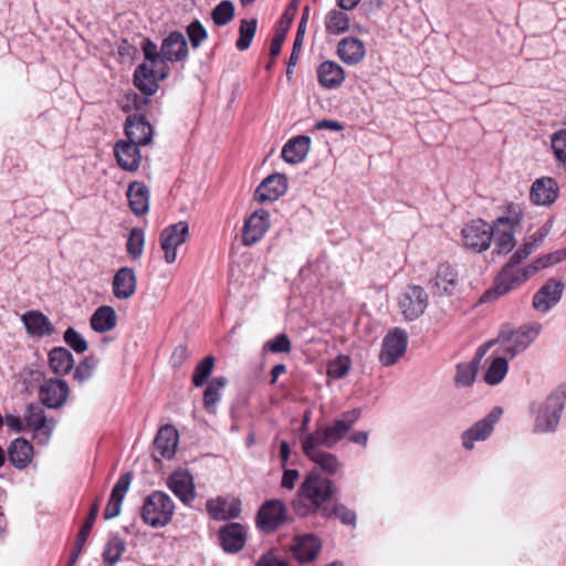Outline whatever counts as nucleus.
<instances>
[{
  "instance_id": "nucleus-18",
  "label": "nucleus",
  "mask_w": 566,
  "mask_h": 566,
  "mask_svg": "<svg viewBox=\"0 0 566 566\" xmlns=\"http://www.w3.org/2000/svg\"><path fill=\"white\" fill-rule=\"evenodd\" d=\"M354 9V0H337V9L331 10L325 17V28L329 34H342L349 29L348 11Z\"/></svg>"
},
{
  "instance_id": "nucleus-28",
  "label": "nucleus",
  "mask_w": 566,
  "mask_h": 566,
  "mask_svg": "<svg viewBox=\"0 0 566 566\" xmlns=\"http://www.w3.org/2000/svg\"><path fill=\"white\" fill-rule=\"evenodd\" d=\"M558 197V186L553 178L546 177L533 182L530 191L531 201L537 206H549Z\"/></svg>"
},
{
  "instance_id": "nucleus-11",
  "label": "nucleus",
  "mask_w": 566,
  "mask_h": 566,
  "mask_svg": "<svg viewBox=\"0 0 566 566\" xmlns=\"http://www.w3.org/2000/svg\"><path fill=\"white\" fill-rule=\"evenodd\" d=\"M428 306V294L419 285L409 286L399 300V307L408 321H415L421 316Z\"/></svg>"
},
{
  "instance_id": "nucleus-2",
  "label": "nucleus",
  "mask_w": 566,
  "mask_h": 566,
  "mask_svg": "<svg viewBox=\"0 0 566 566\" xmlns=\"http://www.w3.org/2000/svg\"><path fill=\"white\" fill-rule=\"evenodd\" d=\"M333 493L332 481L312 471L302 482L293 507L301 516L314 514L332 497Z\"/></svg>"
},
{
  "instance_id": "nucleus-30",
  "label": "nucleus",
  "mask_w": 566,
  "mask_h": 566,
  "mask_svg": "<svg viewBox=\"0 0 566 566\" xmlns=\"http://www.w3.org/2000/svg\"><path fill=\"white\" fill-rule=\"evenodd\" d=\"M179 436L176 428L171 424L161 427L154 440L155 451L165 459H171L178 446Z\"/></svg>"
},
{
  "instance_id": "nucleus-21",
  "label": "nucleus",
  "mask_w": 566,
  "mask_h": 566,
  "mask_svg": "<svg viewBox=\"0 0 566 566\" xmlns=\"http://www.w3.org/2000/svg\"><path fill=\"white\" fill-rule=\"evenodd\" d=\"M139 144L132 140H119L114 146L118 166L126 171H136L142 163Z\"/></svg>"
},
{
  "instance_id": "nucleus-27",
  "label": "nucleus",
  "mask_w": 566,
  "mask_h": 566,
  "mask_svg": "<svg viewBox=\"0 0 566 566\" xmlns=\"http://www.w3.org/2000/svg\"><path fill=\"white\" fill-rule=\"evenodd\" d=\"M133 479L132 472H126L116 482L114 485L107 505L104 510V517L106 520L114 518L120 514L122 503L124 497L130 486Z\"/></svg>"
},
{
  "instance_id": "nucleus-32",
  "label": "nucleus",
  "mask_w": 566,
  "mask_h": 566,
  "mask_svg": "<svg viewBox=\"0 0 566 566\" xmlns=\"http://www.w3.org/2000/svg\"><path fill=\"white\" fill-rule=\"evenodd\" d=\"M168 486L174 494L185 504L195 499V485L192 476L187 472H176L168 479Z\"/></svg>"
},
{
  "instance_id": "nucleus-17",
  "label": "nucleus",
  "mask_w": 566,
  "mask_h": 566,
  "mask_svg": "<svg viewBox=\"0 0 566 566\" xmlns=\"http://www.w3.org/2000/svg\"><path fill=\"white\" fill-rule=\"evenodd\" d=\"M270 213L264 209L254 211L245 221L242 232V243L253 245L259 242L270 227Z\"/></svg>"
},
{
  "instance_id": "nucleus-56",
  "label": "nucleus",
  "mask_w": 566,
  "mask_h": 566,
  "mask_svg": "<svg viewBox=\"0 0 566 566\" xmlns=\"http://www.w3.org/2000/svg\"><path fill=\"white\" fill-rule=\"evenodd\" d=\"M264 350L271 353H290L292 349L291 342L286 334H279L275 338L268 340L264 346Z\"/></svg>"
},
{
  "instance_id": "nucleus-26",
  "label": "nucleus",
  "mask_w": 566,
  "mask_h": 566,
  "mask_svg": "<svg viewBox=\"0 0 566 566\" xmlns=\"http://www.w3.org/2000/svg\"><path fill=\"white\" fill-rule=\"evenodd\" d=\"M206 506L209 516L216 521L237 518L241 513V502L238 499L229 501L226 497L218 496L209 500Z\"/></svg>"
},
{
  "instance_id": "nucleus-41",
  "label": "nucleus",
  "mask_w": 566,
  "mask_h": 566,
  "mask_svg": "<svg viewBox=\"0 0 566 566\" xmlns=\"http://www.w3.org/2000/svg\"><path fill=\"white\" fill-rule=\"evenodd\" d=\"M228 380L226 377H216L208 385L203 392V407L209 413H216V405L221 399V391Z\"/></svg>"
},
{
  "instance_id": "nucleus-50",
  "label": "nucleus",
  "mask_w": 566,
  "mask_h": 566,
  "mask_svg": "<svg viewBox=\"0 0 566 566\" xmlns=\"http://www.w3.org/2000/svg\"><path fill=\"white\" fill-rule=\"evenodd\" d=\"M214 366V357L211 355L206 356L195 368L192 375V384L196 387L203 386L212 374Z\"/></svg>"
},
{
  "instance_id": "nucleus-53",
  "label": "nucleus",
  "mask_w": 566,
  "mask_h": 566,
  "mask_svg": "<svg viewBox=\"0 0 566 566\" xmlns=\"http://www.w3.org/2000/svg\"><path fill=\"white\" fill-rule=\"evenodd\" d=\"M186 32L193 49H198L208 38V32L199 20L190 22L187 25Z\"/></svg>"
},
{
  "instance_id": "nucleus-22",
  "label": "nucleus",
  "mask_w": 566,
  "mask_h": 566,
  "mask_svg": "<svg viewBox=\"0 0 566 566\" xmlns=\"http://www.w3.org/2000/svg\"><path fill=\"white\" fill-rule=\"evenodd\" d=\"M137 290V276L134 269L123 266L118 269L112 281L113 295L117 300L130 298Z\"/></svg>"
},
{
  "instance_id": "nucleus-10",
  "label": "nucleus",
  "mask_w": 566,
  "mask_h": 566,
  "mask_svg": "<svg viewBox=\"0 0 566 566\" xmlns=\"http://www.w3.org/2000/svg\"><path fill=\"white\" fill-rule=\"evenodd\" d=\"M286 522V506L281 500L265 501L256 515V525L265 533H270Z\"/></svg>"
},
{
  "instance_id": "nucleus-24",
  "label": "nucleus",
  "mask_w": 566,
  "mask_h": 566,
  "mask_svg": "<svg viewBox=\"0 0 566 566\" xmlns=\"http://www.w3.org/2000/svg\"><path fill=\"white\" fill-rule=\"evenodd\" d=\"M188 43L179 31L170 32L161 43L165 64L167 62H181L188 57Z\"/></svg>"
},
{
  "instance_id": "nucleus-55",
  "label": "nucleus",
  "mask_w": 566,
  "mask_h": 566,
  "mask_svg": "<svg viewBox=\"0 0 566 566\" xmlns=\"http://www.w3.org/2000/svg\"><path fill=\"white\" fill-rule=\"evenodd\" d=\"M63 338H64V342L77 354H82L87 349V342L73 327H69L64 332Z\"/></svg>"
},
{
  "instance_id": "nucleus-57",
  "label": "nucleus",
  "mask_w": 566,
  "mask_h": 566,
  "mask_svg": "<svg viewBox=\"0 0 566 566\" xmlns=\"http://www.w3.org/2000/svg\"><path fill=\"white\" fill-rule=\"evenodd\" d=\"M350 367V358L348 356H339L328 365V375L332 378L339 379L344 377Z\"/></svg>"
},
{
  "instance_id": "nucleus-52",
  "label": "nucleus",
  "mask_w": 566,
  "mask_h": 566,
  "mask_svg": "<svg viewBox=\"0 0 566 566\" xmlns=\"http://www.w3.org/2000/svg\"><path fill=\"white\" fill-rule=\"evenodd\" d=\"M97 365L98 359L96 357L87 356L75 367L73 378L80 384L84 382L93 376Z\"/></svg>"
},
{
  "instance_id": "nucleus-46",
  "label": "nucleus",
  "mask_w": 566,
  "mask_h": 566,
  "mask_svg": "<svg viewBox=\"0 0 566 566\" xmlns=\"http://www.w3.org/2000/svg\"><path fill=\"white\" fill-rule=\"evenodd\" d=\"M479 367L475 363H460L457 365L454 381L457 387H470L473 385Z\"/></svg>"
},
{
  "instance_id": "nucleus-34",
  "label": "nucleus",
  "mask_w": 566,
  "mask_h": 566,
  "mask_svg": "<svg viewBox=\"0 0 566 566\" xmlns=\"http://www.w3.org/2000/svg\"><path fill=\"white\" fill-rule=\"evenodd\" d=\"M300 441L305 455H315V452L322 451L324 448L334 447L322 424H317L313 432L302 434Z\"/></svg>"
},
{
  "instance_id": "nucleus-35",
  "label": "nucleus",
  "mask_w": 566,
  "mask_h": 566,
  "mask_svg": "<svg viewBox=\"0 0 566 566\" xmlns=\"http://www.w3.org/2000/svg\"><path fill=\"white\" fill-rule=\"evenodd\" d=\"M311 138L300 135L291 138L282 148V158L289 164L303 161L310 151Z\"/></svg>"
},
{
  "instance_id": "nucleus-61",
  "label": "nucleus",
  "mask_w": 566,
  "mask_h": 566,
  "mask_svg": "<svg viewBox=\"0 0 566 566\" xmlns=\"http://www.w3.org/2000/svg\"><path fill=\"white\" fill-rule=\"evenodd\" d=\"M190 357V350L184 344L175 347L170 356V365L174 369H179Z\"/></svg>"
},
{
  "instance_id": "nucleus-3",
  "label": "nucleus",
  "mask_w": 566,
  "mask_h": 566,
  "mask_svg": "<svg viewBox=\"0 0 566 566\" xmlns=\"http://www.w3.org/2000/svg\"><path fill=\"white\" fill-rule=\"evenodd\" d=\"M566 402V387L560 385L553 390L546 400L531 410L535 413L534 431L537 433L554 432L559 423Z\"/></svg>"
},
{
  "instance_id": "nucleus-5",
  "label": "nucleus",
  "mask_w": 566,
  "mask_h": 566,
  "mask_svg": "<svg viewBox=\"0 0 566 566\" xmlns=\"http://www.w3.org/2000/svg\"><path fill=\"white\" fill-rule=\"evenodd\" d=\"M542 324L532 322L520 326L514 331H501L499 339L504 343L503 352L511 358L523 353L541 334Z\"/></svg>"
},
{
  "instance_id": "nucleus-44",
  "label": "nucleus",
  "mask_w": 566,
  "mask_h": 566,
  "mask_svg": "<svg viewBox=\"0 0 566 566\" xmlns=\"http://www.w3.org/2000/svg\"><path fill=\"white\" fill-rule=\"evenodd\" d=\"M509 364L506 358L504 357H496L492 360L491 365L489 366L488 370L484 375V380L486 384L494 386L500 384L505 375L507 374Z\"/></svg>"
},
{
  "instance_id": "nucleus-15",
  "label": "nucleus",
  "mask_w": 566,
  "mask_h": 566,
  "mask_svg": "<svg viewBox=\"0 0 566 566\" xmlns=\"http://www.w3.org/2000/svg\"><path fill=\"white\" fill-rule=\"evenodd\" d=\"M69 394L70 388L65 380L50 378L40 387L39 398L41 403L45 407L56 409L65 403Z\"/></svg>"
},
{
  "instance_id": "nucleus-16",
  "label": "nucleus",
  "mask_w": 566,
  "mask_h": 566,
  "mask_svg": "<svg viewBox=\"0 0 566 566\" xmlns=\"http://www.w3.org/2000/svg\"><path fill=\"white\" fill-rule=\"evenodd\" d=\"M565 284L562 280L549 279L533 296V307L547 313L562 298Z\"/></svg>"
},
{
  "instance_id": "nucleus-51",
  "label": "nucleus",
  "mask_w": 566,
  "mask_h": 566,
  "mask_svg": "<svg viewBox=\"0 0 566 566\" xmlns=\"http://www.w3.org/2000/svg\"><path fill=\"white\" fill-rule=\"evenodd\" d=\"M565 256V251H555L548 254H545L541 258H537L528 265V272H531V276L535 274L537 271L552 266L558 262H560Z\"/></svg>"
},
{
  "instance_id": "nucleus-43",
  "label": "nucleus",
  "mask_w": 566,
  "mask_h": 566,
  "mask_svg": "<svg viewBox=\"0 0 566 566\" xmlns=\"http://www.w3.org/2000/svg\"><path fill=\"white\" fill-rule=\"evenodd\" d=\"M126 549V543L119 536H113L106 543L103 552V558L106 565H115L122 557Z\"/></svg>"
},
{
  "instance_id": "nucleus-29",
  "label": "nucleus",
  "mask_w": 566,
  "mask_h": 566,
  "mask_svg": "<svg viewBox=\"0 0 566 566\" xmlns=\"http://www.w3.org/2000/svg\"><path fill=\"white\" fill-rule=\"evenodd\" d=\"M21 321L24 324V327L33 337H45L50 336L54 333L55 328L53 324L50 322L48 316H45L40 311H28L21 316Z\"/></svg>"
},
{
  "instance_id": "nucleus-62",
  "label": "nucleus",
  "mask_w": 566,
  "mask_h": 566,
  "mask_svg": "<svg viewBox=\"0 0 566 566\" xmlns=\"http://www.w3.org/2000/svg\"><path fill=\"white\" fill-rule=\"evenodd\" d=\"M300 476V472L296 469H285L283 470V475L281 480V486L287 490H292L295 486V483Z\"/></svg>"
},
{
  "instance_id": "nucleus-7",
  "label": "nucleus",
  "mask_w": 566,
  "mask_h": 566,
  "mask_svg": "<svg viewBox=\"0 0 566 566\" xmlns=\"http://www.w3.org/2000/svg\"><path fill=\"white\" fill-rule=\"evenodd\" d=\"M188 237L189 224L186 221H179L163 229L159 235V243L167 264L176 262L177 249L187 241Z\"/></svg>"
},
{
  "instance_id": "nucleus-19",
  "label": "nucleus",
  "mask_w": 566,
  "mask_h": 566,
  "mask_svg": "<svg viewBox=\"0 0 566 566\" xmlns=\"http://www.w3.org/2000/svg\"><path fill=\"white\" fill-rule=\"evenodd\" d=\"M287 179L282 174L268 176L256 188L254 199L260 203L273 202L285 193Z\"/></svg>"
},
{
  "instance_id": "nucleus-9",
  "label": "nucleus",
  "mask_w": 566,
  "mask_h": 566,
  "mask_svg": "<svg viewBox=\"0 0 566 566\" xmlns=\"http://www.w3.org/2000/svg\"><path fill=\"white\" fill-rule=\"evenodd\" d=\"M408 345L407 332L400 327L390 329L381 345L379 359L384 366L395 365L406 353Z\"/></svg>"
},
{
  "instance_id": "nucleus-59",
  "label": "nucleus",
  "mask_w": 566,
  "mask_h": 566,
  "mask_svg": "<svg viewBox=\"0 0 566 566\" xmlns=\"http://www.w3.org/2000/svg\"><path fill=\"white\" fill-rule=\"evenodd\" d=\"M98 511H99V504H98V501H95L88 511L87 517H86L84 524L82 525V527L77 534V537L87 539V537L94 526V523L96 521Z\"/></svg>"
},
{
  "instance_id": "nucleus-1",
  "label": "nucleus",
  "mask_w": 566,
  "mask_h": 566,
  "mask_svg": "<svg viewBox=\"0 0 566 566\" xmlns=\"http://www.w3.org/2000/svg\"><path fill=\"white\" fill-rule=\"evenodd\" d=\"M534 251L533 243H524L510 258L509 262L502 268L494 281L493 289L486 291L481 302L492 301L504 295L518 286L522 282L531 277L528 265L524 269L518 265Z\"/></svg>"
},
{
  "instance_id": "nucleus-38",
  "label": "nucleus",
  "mask_w": 566,
  "mask_h": 566,
  "mask_svg": "<svg viewBox=\"0 0 566 566\" xmlns=\"http://www.w3.org/2000/svg\"><path fill=\"white\" fill-rule=\"evenodd\" d=\"M49 365L56 375H67L74 367L72 353L64 347H54L49 353Z\"/></svg>"
},
{
  "instance_id": "nucleus-54",
  "label": "nucleus",
  "mask_w": 566,
  "mask_h": 566,
  "mask_svg": "<svg viewBox=\"0 0 566 566\" xmlns=\"http://www.w3.org/2000/svg\"><path fill=\"white\" fill-rule=\"evenodd\" d=\"M142 50L145 56V61L147 63L151 64H165L164 54L160 51H158V46L155 42H153L150 39H144L142 42Z\"/></svg>"
},
{
  "instance_id": "nucleus-20",
  "label": "nucleus",
  "mask_w": 566,
  "mask_h": 566,
  "mask_svg": "<svg viewBox=\"0 0 566 566\" xmlns=\"http://www.w3.org/2000/svg\"><path fill=\"white\" fill-rule=\"evenodd\" d=\"M458 284V272L449 263H441L434 276L430 280V289L433 295H451Z\"/></svg>"
},
{
  "instance_id": "nucleus-33",
  "label": "nucleus",
  "mask_w": 566,
  "mask_h": 566,
  "mask_svg": "<svg viewBox=\"0 0 566 566\" xmlns=\"http://www.w3.org/2000/svg\"><path fill=\"white\" fill-rule=\"evenodd\" d=\"M321 548V542L316 536L304 535L296 539L292 548V554L300 564H305L314 560Z\"/></svg>"
},
{
  "instance_id": "nucleus-60",
  "label": "nucleus",
  "mask_w": 566,
  "mask_h": 566,
  "mask_svg": "<svg viewBox=\"0 0 566 566\" xmlns=\"http://www.w3.org/2000/svg\"><path fill=\"white\" fill-rule=\"evenodd\" d=\"M354 48V36H346L338 43V54L340 59L347 64H354V52L349 51Z\"/></svg>"
},
{
  "instance_id": "nucleus-14",
  "label": "nucleus",
  "mask_w": 566,
  "mask_h": 566,
  "mask_svg": "<svg viewBox=\"0 0 566 566\" xmlns=\"http://www.w3.org/2000/svg\"><path fill=\"white\" fill-rule=\"evenodd\" d=\"M218 539L228 554H237L243 549L248 539V528L240 523H229L220 527Z\"/></svg>"
},
{
  "instance_id": "nucleus-39",
  "label": "nucleus",
  "mask_w": 566,
  "mask_h": 566,
  "mask_svg": "<svg viewBox=\"0 0 566 566\" xmlns=\"http://www.w3.org/2000/svg\"><path fill=\"white\" fill-rule=\"evenodd\" d=\"M317 77L322 86L333 88L344 81V71L337 63L325 61L317 69Z\"/></svg>"
},
{
  "instance_id": "nucleus-23",
  "label": "nucleus",
  "mask_w": 566,
  "mask_h": 566,
  "mask_svg": "<svg viewBox=\"0 0 566 566\" xmlns=\"http://www.w3.org/2000/svg\"><path fill=\"white\" fill-rule=\"evenodd\" d=\"M125 135L128 140L146 146L153 140L154 130L143 115L134 114L126 118Z\"/></svg>"
},
{
  "instance_id": "nucleus-63",
  "label": "nucleus",
  "mask_w": 566,
  "mask_h": 566,
  "mask_svg": "<svg viewBox=\"0 0 566 566\" xmlns=\"http://www.w3.org/2000/svg\"><path fill=\"white\" fill-rule=\"evenodd\" d=\"M256 566H290V564L272 553L263 554L256 563Z\"/></svg>"
},
{
  "instance_id": "nucleus-40",
  "label": "nucleus",
  "mask_w": 566,
  "mask_h": 566,
  "mask_svg": "<svg viewBox=\"0 0 566 566\" xmlns=\"http://www.w3.org/2000/svg\"><path fill=\"white\" fill-rule=\"evenodd\" d=\"M354 419L346 415L340 419L334 420L331 424H322L333 446L343 440L350 431Z\"/></svg>"
},
{
  "instance_id": "nucleus-42",
  "label": "nucleus",
  "mask_w": 566,
  "mask_h": 566,
  "mask_svg": "<svg viewBox=\"0 0 566 566\" xmlns=\"http://www.w3.org/2000/svg\"><path fill=\"white\" fill-rule=\"evenodd\" d=\"M256 27L258 20L254 18L241 20L239 27V39L235 43L239 51H245L250 48L256 32Z\"/></svg>"
},
{
  "instance_id": "nucleus-37",
  "label": "nucleus",
  "mask_w": 566,
  "mask_h": 566,
  "mask_svg": "<svg viewBox=\"0 0 566 566\" xmlns=\"http://www.w3.org/2000/svg\"><path fill=\"white\" fill-rule=\"evenodd\" d=\"M116 311L108 305L97 307L90 319L92 329L97 333H106L112 331L116 326Z\"/></svg>"
},
{
  "instance_id": "nucleus-47",
  "label": "nucleus",
  "mask_w": 566,
  "mask_h": 566,
  "mask_svg": "<svg viewBox=\"0 0 566 566\" xmlns=\"http://www.w3.org/2000/svg\"><path fill=\"white\" fill-rule=\"evenodd\" d=\"M235 8L230 0H222L212 11L211 19L218 27L230 23L234 18Z\"/></svg>"
},
{
  "instance_id": "nucleus-36",
  "label": "nucleus",
  "mask_w": 566,
  "mask_h": 566,
  "mask_svg": "<svg viewBox=\"0 0 566 566\" xmlns=\"http://www.w3.org/2000/svg\"><path fill=\"white\" fill-rule=\"evenodd\" d=\"M127 198L129 207L136 216H143L148 212L149 190L144 182H132L127 190Z\"/></svg>"
},
{
  "instance_id": "nucleus-25",
  "label": "nucleus",
  "mask_w": 566,
  "mask_h": 566,
  "mask_svg": "<svg viewBox=\"0 0 566 566\" xmlns=\"http://www.w3.org/2000/svg\"><path fill=\"white\" fill-rule=\"evenodd\" d=\"M298 2L300 0H292L280 19L270 46V55L272 59H275L281 52L283 42L296 15Z\"/></svg>"
},
{
  "instance_id": "nucleus-13",
  "label": "nucleus",
  "mask_w": 566,
  "mask_h": 566,
  "mask_svg": "<svg viewBox=\"0 0 566 566\" xmlns=\"http://www.w3.org/2000/svg\"><path fill=\"white\" fill-rule=\"evenodd\" d=\"M502 409L493 408L482 420L475 422L462 434V444L467 450H472L475 441H484L492 433L494 424L500 420Z\"/></svg>"
},
{
  "instance_id": "nucleus-31",
  "label": "nucleus",
  "mask_w": 566,
  "mask_h": 566,
  "mask_svg": "<svg viewBox=\"0 0 566 566\" xmlns=\"http://www.w3.org/2000/svg\"><path fill=\"white\" fill-rule=\"evenodd\" d=\"M8 459L18 470L25 469L33 458V446L24 438L14 439L8 448Z\"/></svg>"
},
{
  "instance_id": "nucleus-4",
  "label": "nucleus",
  "mask_w": 566,
  "mask_h": 566,
  "mask_svg": "<svg viewBox=\"0 0 566 566\" xmlns=\"http://www.w3.org/2000/svg\"><path fill=\"white\" fill-rule=\"evenodd\" d=\"M175 514V503L171 497L163 491H154L144 500L142 518L145 524L160 528L168 525Z\"/></svg>"
},
{
  "instance_id": "nucleus-48",
  "label": "nucleus",
  "mask_w": 566,
  "mask_h": 566,
  "mask_svg": "<svg viewBox=\"0 0 566 566\" xmlns=\"http://www.w3.org/2000/svg\"><path fill=\"white\" fill-rule=\"evenodd\" d=\"M24 421L28 427L35 431H40L45 427L46 417L44 410L35 403H29L24 411Z\"/></svg>"
},
{
  "instance_id": "nucleus-64",
  "label": "nucleus",
  "mask_w": 566,
  "mask_h": 566,
  "mask_svg": "<svg viewBox=\"0 0 566 566\" xmlns=\"http://www.w3.org/2000/svg\"><path fill=\"white\" fill-rule=\"evenodd\" d=\"M333 514L338 517L344 524H353L354 523V513H352L344 505H335L333 509Z\"/></svg>"
},
{
  "instance_id": "nucleus-8",
  "label": "nucleus",
  "mask_w": 566,
  "mask_h": 566,
  "mask_svg": "<svg viewBox=\"0 0 566 566\" xmlns=\"http://www.w3.org/2000/svg\"><path fill=\"white\" fill-rule=\"evenodd\" d=\"M461 233L464 247L476 253L488 250L494 235L493 228L482 219L468 223Z\"/></svg>"
},
{
  "instance_id": "nucleus-45",
  "label": "nucleus",
  "mask_w": 566,
  "mask_h": 566,
  "mask_svg": "<svg viewBox=\"0 0 566 566\" xmlns=\"http://www.w3.org/2000/svg\"><path fill=\"white\" fill-rule=\"evenodd\" d=\"M315 455H306L312 462H314L322 471L327 474H335L339 468L340 463L336 455L329 453L325 450L315 452Z\"/></svg>"
},
{
  "instance_id": "nucleus-49",
  "label": "nucleus",
  "mask_w": 566,
  "mask_h": 566,
  "mask_svg": "<svg viewBox=\"0 0 566 566\" xmlns=\"http://www.w3.org/2000/svg\"><path fill=\"white\" fill-rule=\"evenodd\" d=\"M145 232L142 228H133L126 243L127 253L135 260L143 255Z\"/></svg>"
},
{
  "instance_id": "nucleus-12",
  "label": "nucleus",
  "mask_w": 566,
  "mask_h": 566,
  "mask_svg": "<svg viewBox=\"0 0 566 566\" xmlns=\"http://www.w3.org/2000/svg\"><path fill=\"white\" fill-rule=\"evenodd\" d=\"M522 217L518 213L500 217L495 221L493 238L499 254L509 253L515 245L514 229L520 224Z\"/></svg>"
},
{
  "instance_id": "nucleus-6",
  "label": "nucleus",
  "mask_w": 566,
  "mask_h": 566,
  "mask_svg": "<svg viewBox=\"0 0 566 566\" xmlns=\"http://www.w3.org/2000/svg\"><path fill=\"white\" fill-rule=\"evenodd\" d=\"M169 66L167 64H151L143 62L134 72V85L146 96L154 95L158 88V81L167 78Z\"/></svg>"
},
{
  "instance_id": "nucleus-58",
  "label": "nucleus",
  "mask_w": 566,
  "mask_h": 566,
  "mask_svg": "<svg viewBox=\"0 0 566 566\" xmlns=\"http://www.w3.org/2000/svg\"><path fill=\"white\" fill-rule=\"evenodd\" d=\"M552 148L556 158L566 164V129H560L552 136Z\"/></svg>"
}]
</instances>
